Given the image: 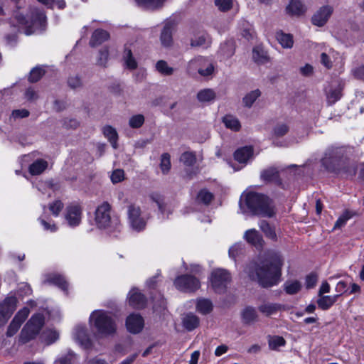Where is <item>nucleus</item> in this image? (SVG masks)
<instances>
[{"label": "nucleus", "instance_id": "nucleus-28", "mask_svg": "<svg viewBox=\"0 0 364 364\" xmlns=\"http://www.w3.org/2000/svg\"><path fill=\"white\" fill-rule=\"evenodd\" d=\"M276 39L284 48H291L294 45L293 36L289 33H285L282 31H277Z\"/></svg>", "mask_w": 364, "mask_h": 364}, {"label": "nucleus", "instance_id": "nucleus-19", "mask_svg": "<svg viewBox=\"0 0 364 364\" xmlns=\"http://www.w3.org/2000/svg\"><path fill=\"white\" fill-rule=\"evenodd\" d=\"M128 300L129 305L135 309L143 308L146 304L145 296L135 288L130 290Z\"/></svg>", "mask_w": 364, "mask_h": 364}, {"label": "nucleus", "instance_id": "nucleus-13", "mask_svg": "<svg viewBox=\"0 0 364 364\" xmlns=\"http://www.w3.org/2000/svg\"><path fill=\"white\" fill-rule=\"evenodd\" d=\"M30 310L28 307L22 308L16 314L7 328L6 336L8 337H11L18 332L22 323L28 318Z\"/></svg>", "mask_w": 364, "mask_h": 364}, {"label": "nucleus", "instance_id": "nucleus-15", "mask_svg": "<svg viewBox=\"0 0 364 364\" xmlns=\"http://www.w3.org/2000/svg\"><path fill=\"white\" fill-rule=\"evenodd\" d=\"M333 13V8L330 6L321 7L312 16L311 22L316 26H324Z\"/></svg>", "mask_w": 364, "mask_h": 364}, {"label": "nucleus", "instance_id": "nucleus-12", "mask_svg": "<svg viewBox=\"0 0 364 364\" xmlns=\"http://www.w3.org/2000/svg\"><path fill=\"white\" fill-rule=\"evenodd\" d=\"M176 288L181 291H195L200 287L199 280L195 277L182 275L174 281Z\"/></svg>", "mask_w": 364, "mask_h": 364}, {"label": "nucleus", "instance_id": "nucleus-8", "mask_svg": "<svg viewBox=\"0 0 364 364\" xmlns=\"http://www.w3.org/2000/svg\"><path fill=\"white\" fill-rule=\"evenodd\" d=\"M230 280V274L226 269L220 268L213 270L210 277L211 287L216 293L223 292Z\"/></svg>", "mask_w": 364, "mask_h": 364}, {"label": "nucleus", "instance_id": "nucleus-40", "mask_svg": "<svg viewBox=\"0 0 364 364\" xmlns=\"http://www.w3.org/2000/svg\"><path fill=\"white\" fill-rule=\"evenodd\" d=\"M252 58L257 63H264L267 61L266 52L261 47H255L252 50Z\"/></svg>", "mask_w": 364, "mask_h": 364}, {"label": "nucleus", "instance_id": "nucleus-20", "mask_svg": "<svg viewBox=\"0 0 364 364\" xmlns=\"http://www.w3.org/2000/svg\"><path fill=\"white\" fill-rule=\"evenodd\" d=\"M286 10L291 16H300L305 14L306 9L301 0H290Z\"/></svg>", "mask_w": 364, "mask_h": 364}, {"label": "nucleus", "instance_id": "nucleus-57", "mask_svg": "<svg viewBox=\"0 0 364 364\" xmlns=\"http://www.w3.org/2000/svg\"><path fill=\"white\" fill-rule=\"evenodd\" d=\"M44 70L41 67H36L31 70L29 75V81L31 82H37L44 74Z\"/></svg>", "mask_w": 364, "mask_h": 364}, {"label": "nucleus", "instance_id": "nucleus-61", "mask_svg": "<svg viewBox=\"0 0 364 364\" xmlns=\"http://www.w3.org/2000/svg\"><path fill=\"white\" fill-rule=\"evenodd\" d=\"M318 280V277L314 273H311L306 277V287L307 289H311L315 287Z\"/></svg>", "mask_w": 364, "mask_h": 364}, {"label": "nucleus", "instance_id": "nucleus-2", "mask_svg": "<svg viewBox=\"0 0 364 364\" xmlns=\"http://www.w3.org/2000/svg\"><path fill=\"white\" fill-rule=\"evenodd\" d=\"M31 17L28 19L19 7L14 11L9 22L14 33L22 31L26 35H31L43 28L46 23L45 14L38 9H31Z\"/></svg>", "mask_w": 364, "mask_h": 364}, {"label": "nucleus", "instance_id": "nucleus-31", "mask_svg": "<svg viewBox=\"0 0 364 364\" xmlns=\"http://www.w3.org/2000/svg\"><path fill=\"white\" fill-rule=\"evenodd\" d=\"M223 122L224 123L225 127L234 132L239 131L241 127L240 122L237 118L231 114H227L224 116L223 117Z\"/></svg>", "mask_w": 364, "mask_h": 364}, {"label": "nucleus", "instance_id": "nucleus-36", "mask_svg": "<svg viewBox=\"0 0 364 364\" xmlns=\"http://www.w3.org/2000/svg\"><path fill=\"white\" fill-rule=\"evenodd\" d=\"M103 134L112 144V146L116 149L117 146V142L118 139L116 129L111 126H106L103 128Z\"/></svg>", "mask_w": 364, "mask_h": 364}, {"label": "nucleus", "instance_id": "nucleus-62", "mask_svg": "<svg viewBox=\"0 0 364 364\" xmlns=\"http://www.w3.org/2000/svg\"><path fill=\"white\" fill-rule=\"evenodd\" d=\"M124 177V171L122 169H117L112 172L111 175V180L114 183L121 182Z\"/></svg>", "mask_w": 364, "mask_h": 364}, {"label": "nucleus", "instance_id": "nucleus-4", "mask_svg": "<svg viewBox=\"0 0 364 364\" xmlns=\"http://www.w3.org/2000/svg\"><path fill=\"white\" fill-rule=\"evenodd\" d=\"M95 222L97 228L109 231L120 232L122 224L119 217L111 216V205L107 202L99 205L95 213Z\"/></svg>", "mask_w": 364, "mask_h": 364}, {"label": "nucleus", "instance_id": "nucleus-58", "mask_svg": "<svg viewBox=\"0 0 364 364\" xmlns=\"http://www.w3.org/2000/svg\"><path fill=\"white\" fill-rule=\"evenodd\" d=\"M244 28L241 33L242 36L247 40L254 37L255 31L251 25L246 21H242Z\"/></svg>", "mask_w": 364, "mask_h": 364}, {"label": "nucleus", "instance_id": "nucleus-37", "mask_svg": "<svg viewBox=\"0 0 364 364\" xmlns=\"http://www.w3.org/2000/svg\"><path fill=\"white\" fill-rule=\"evenodd\" d=\"M301 283L297 280H288L284 284V289L288 294H295L300 291Z\"/></svg>", "mask_w": 364, "mask_h": 364}, {"label": "nucleus", "instance_id": "nucleus-26", "mask_svg": "<svg viewBox=\"0 0 364 364\" xmlns=\"http://www.w3.org/2000/svg\"><path fill=\"white\" fill-rule=\"evenodd\" d=\"M243 323L246 324L252 323L258 320V314L256 309L252 306L245 307L241 314Z\"/></svg>", "mask_w": 364, "mask_h": 364}, {"label": "nucleus", "instance_id": "nucleus-46", "mask_svg": "<svg viewBox=\"0 0 364 364\" xmlns=\"http://www.w3.org/2000/svg\"><path fill=\"white\" fill-rule=\"evenodd\" d=\"M43 338L48 344H51L58 339L59 333L53 329H48L43 332Z\"/></svg>", "mask_w": 364, "mask_h": 364}, {"label": "nucleus", "instance_id": "nucleus-45", "mask_svg": "<svg viewBox=\"0 0 364 364\" xmlns=\"http://www.w3.org/2000/svg\"><path fill=\"white\" fill-rule=\"evenodd\" d=\"M260 95L261 92L259 90H253L247 94L243 98V103L245 106L250 107Z\"/></svg>", "mask_w": 364, "mask_h": 364}, {"label": "nucleus", "instance_id": "nucleus-11", "mask_svg": "<svg viewBox=\"0 0 364 364\" xmlns=\"http://www.w3.org/2000/svg\"><path fill=\"white\" fill-rule=\"evenodd\" d=\"M127 215L129 223L132 229L136 231H141L146 226V220L141 216V209L139 206L131 204L127 208Z\"/></svg>", "mask_w": 364, "mask_h": 364}, {"label": "nucleus", "instance_id": "nucleus-44", "mask_svg": "<svg viewBox=\"0 0 364 364\" xmlns=\"http://www.w3.org/2000/svg\"><path fill=\"white\" fill-rule=\"evenodd\" d=\"M156 70L164 75H171L173 73L174 69L168 66L164 60H159L156 64Z\"/></svg>", "mask_w": 364, "mask_h": 364}, {"label": "nucleus", "instance_id": "nucleus-5", "mask_svg": "<svg viewBox=\"0 0 364 364\" xmlns=\"http://www.w3.org/2000/svg\"><path fill=\"white\" fill-rule=\"evenodd\" d=\"M350 149L346 146H331L321 160L323 166L329 171H338L344 164Z\"/></svg>", "mask_w": 364, "mask_h": 364}, {"label": "nucleus", "instance_id": "nucleus-35", "mask_svg": "<svg viewBox=\"0 0 364 364\" xmlns=\"http://www.w3.org/2000/svg\"><path fill=\"white\" fill-rule=\"evenodd\" d=\"M123 59L124 61L125 67L130 70L136 69L137 67V63L135 58L132 55V53L131 49L127 47H125Z\"/></svg>", "mask_w": 364, "mask_h": 364}, {"label": "nucleus", "instance_id": "nucleus-53", "mask_svg": "<svg viewBox=\"0 0 364 364\" xmlns=\"http://www.w3.org/2000/svg\"><path fill=\"white\" fill-rule=\"evenodd\" d=\"M235 0H215V4L221 11H228L232 9Z\"/></svg>", "mask_w": 364, "mask_h": 364}, {"label": "nucleus", "instance_id": "nucleus-49", "mask_svg": "<svg viewBox=\"0 0 364 364\" xmlns=\"http://www.w3.org/2000/svg\"><path fill=\"white\" fill-rule=\"evenodd\" d=\"M170 155L164 153L161 156L160 168L163 173L166 174L171 169V159Z\"/></svg>", "mask_w": 364, "mask_h": 364}, {"label": "nucleus", "instance_id": "nucleus-56", "mask_svg": "<svg viewBox=\"0 0 364 364\" xmlns=\"http://www.w3.org/2000/svg\"><path fill=\"white\" fill-rule=\"evenodd\" d=\"M196 156L192 152H184L180 158V161L183 163L186 166H193L196 162Z\"/></svg>", "mask_w": 364, "mask_h": 364}, {"label": "nucleus", "instance_id": "nucleus-38", "mask_svg": "<svg viewBox=\"0 0 364 364\" xmlns=\"http://www.w3.org/2000/svg\"><path fill=\"white\" fill-rule=\"evenodd\" d=\"M137 4L147 9H156L163 5L164 0H135Z\"/></svg>", "mask_w": 364, "mask_h": 364}, {"label": "nucleus", "instance_id": "nucleus-52", "mask_svg": "<svg viewBox=\"0 0 364 364\" xmlns=\"http://www.w3.org/2000/svg\"><path fill=\"white\" fill-rule=\"evenodd\" d=\"M289 132V127L285 123H278L273 129V135L276 137H280L285 135Z\"/></svg>", "mask_w": 364, "mask_h": 364}, {"label": "nucleus", "instance_id": "nucleus-18", "mask_svg": "<svg viewBox=\"0 0 364 364\" xmlns=\"http://www.w3.org/2000/svg\"><path fill=\"white\" fill-rule=\"evenodd\" d=\"M74 337L84 348H89L91 346V341L85 326H77L75 329Z\"/></svg>", "mask_w": 364, "mask_h": 364}, {"label": "nucleus", "instance_id": "nucleus-33", "mask_svg": "<svg viewBox=\"0 0 364 364\" xmlns=\"http://www.w3.org/2000/svg\"><path fill=\"white\" fill-rule=\"evenodd\" d=\"M261 178L264 181L277 182L279 181V171L274 167L269 168L261 173Z\"/></svg>", "mask_w": 364, "mask_h": 364}, {"label": "nucleus", "instance_id": "nucleus-32", "mask_svg": "<svg viewBox=\"0 0 364 364\" xmlns=\"http://www.w3.org/2000/svg\"><path fill=\"white\" fill-rule=\"evenodd\" d=\"M48 167V162L43 159H38L29 166V172L31 175H39Z\"/></svg>", "mask_w": 364, "mask_h": 364}, {"label": "nucleus", "instance_id": "nucleus-27", "mask_svg": "<svg viewBox=\"0 0 364 364\" xmlns=\"http://www.w3.org/2000/svg\"><path fill=\"white\" fill-rule=\"evenodd\" d=\"M173 23L168 22L165 24L161 34V41L164 46H169L172 43V31L173 30Z\"/></svg>", "mask_w": 364, "mask_h": 364}, {"label": "nucleus", "instance_id": "nucleus-42", "mask_svg": "<svg viewBox=\"0 0 364 364\" xmlns=\"http://www.w3.org/2000/svg\"><path fill=\"white\" fill-rule=\"evenodd\" d=\"M47 282L58 286L63 290L65 291L68 289V283L65 280L64 277L60 275H53L50 276L48 279Z\"/></svg>", "mask_w": 364, "mask_h": 364}, {"label": "nucleus", "instance_id": "nucleus-48", "mask_svg": "<svg viewBox=\"0 0 364 364\" xmlns=\"http://www.w3.org/2000/svg\"><path fill=\"white\" fill-rule=\"evenodd\" d=\"M341 90L342 88L340 86H338V87L333 89L328 92L327 100L330 105L334 104L341 99L342 95Z\"/></svg>", "mask_w": 364, "mask_h": 364}, {"label": "nucleus", "instance_id": "nucleus-39", "mask_svg": "<svg viewBox=\"0 0 364 364\" xmlns=\"http://www.w3.org/2000/svg\"><path fill=\"white\" fill-rule=\"evenodd\" d=\"M215 97V92L211 89H204L198 92L197 98L200 102H208Z\"/></svg>", "mask_w": 364, "mask_h": 364}, {"label": "nucleus", "instance_id": "nucleus-6", "mask_svg": "<svg viewBox=\"0 0 364 364\" xmlns=\"http://www.w3.org/2000/svg\"><path fill=\"white\" fill-rule=\"evenodd\" d=\"M90 324L99 334L103 336L112 334L116 331V324L111 314L103 310H95L92 312Z\"/></svg>", "mask_w": 364, "mask_h": 364}, {"label": "nucleus", "instance_id": "nucleus-50", "mask_svg": "<svg viewBox=\"0 0 364 364\" xmlns=\"http://www.w3.org/2000/svg\"><path fill=\"white\" fill-rule=\"evenodd\" d=\"M353 216L351 212L346 210L336 220L335 223L333 230L341 228L344 226L346 222L350 219Z\"/></svg>", "mask_w": 364, "mask_h": 364}, {"label": "nucleus", "instance_id": "nucleus-34", "mask_svg": "<svg viewBox=\"0 0 364 364\" xmlns=\"http://www.w3.org/2000/svg\"><path fill=\"white\" fill-rule=\"evenodd\" d=\"M196 309L202 314H207L213 309V304L207 299H199L196 301Z\"/></svg>", "mask_w": 364, "mask_h": 364}, {"label": "nucleus", "instance_id": "nucleus-1", "mask_svg": "<svg viewBox=\"0 0 364 364\" xmlns=\"http://www.w3.org/2000/svg\"><path fill=\"white\" fill-rule=\"evenodd\" d=\"M284 263L279 252H269L259 262H252L245 269L248 277L264 288L277 285L282 280V268Z\"/></svg>", "mask_w": 364, "mask_h": 364}, {"label": "nucleus", "instance_id": "nucleus-9", "mask_svg": "<svg viewBox=\"0 0 364 364\" xmlns=\"http://www.w3.org/2000/svg\"><path fill=\"white\" fill-rule=\"evenodd\" d=\"M187 69L190 73L197 70L200 75L208 76L213 73L214 68L208 59L199 56L189 61Z\"/></svg>", "mask_w": 364, "mask_h": 364}, {"label": "nucleus", "instance_id": "nucleus-41", "mask_svg": "<svg viewBox=\"0 0 364 364\" xmlns=\"http://www.w3.org/2000/svg\"><path fill=\"white\" fill-rule=\"evenodd\" d=\"M259 227L267 237L272 240H276L277 235L274 229L272 228L267 221L261 220L259 223Z\"/></svg>", "mask_w": 364, "mask_h": 364}, {"label": "nucleus", "instance_id": "nucleus-21", "mask_svg": "<svg viewBox=\"0 0 364 364\" xmlns=\"http://www.w3.org/2000/svg\"><path fill=\"white\" fill-rule=\"evenodd\" d=\"M253 156L252 146H244L237 149L234 154L235 159L241 164H246Z\"/></svg>", "mask_w": 364, "mask_h": 364}, {"label": "nucleus", "instance_id": "nucleus-22", "mask_svg": "<svg viewBox=\"0 0 364 364\" xmlns=\"http://www.w3.org/2000/svg\"><path fill=\"white\" fill-rule=\"evenodd\" d=\"M211 44L210 36L205 33H198L196 34L191 41L192 47L208 48Z\"/></svg>", "mask_w": 364, "mask_h": 364}, {"label": "nucleus", "instance_id": "nucleus-63", "mask_svg": "<svg viewBox=\"0 0 364 364\" xmlns=\"http://www.w3.org/2000/svg\"><path fill=\"white\" fill-rule=\"evenodd\" d=\"M99 55H100V56L97 59V64L100 65H105V64L107 61V59H108V55H109L107 48H105L102 49L100 51Z\"/></svg>", "mask_w": 364, "mask_h": 364}, {"label": "nucleus", "instance_id": "nucleus-29", "mask_svg": "<svg viewBox=\"0 0 364 364\" xmlns=\"http://www.w3.org/2000/svg\"><path fill=\"white\" fill-rule=\"evenodd\" d=\"M109 37V35L106 31L97 29L92 33L90 44L92 47L97 46L107 41Z\"/></svg>", "mask_w": 364, "mask_h": 364}, {"label": "nucleus", "instance_id": "nucleus-7", "mask_svg": "<svg viewBox=\"0 0 364 364\" xmlns=\"http://www.w3.org/2000/svg\"><path fill=\"white\" fill-rule=\"evenodd\" d=\"M44 316L41 314H33L21 331L19 342L26 343L36 338L44 325Z\"/></svg>", "mask_w": 364, "mask_h": 364}, {"label": "nucleus", "instance_id": "nucleus-16", "mask_svg": "<svg viewBox=\"0 0 364 364\" xmlns=\"http://www.w3.org/2000/svg\"><path fill=\"white\" fill-rule=\"evenodd\" d=\"M144 325V319L139 314H131L126 321L127 328L132 333H139L143 329Z\"/></svg>", "mask_w": 364, "mask_h": 364}, {"label": "nucleus", "instance_id": "nucleus-30", "mask_svg": "<svg viewBox=\"0 0 364 364\" xmlns=\"http://www.w3.org/2000/svg\"><path fill=\"white\" fill-rule=\"evenodd\" d=\"M182 323L183 327L188 331H192L197 328L199 325V318L197 316L192 313L186 314L183 319Z\"/></svg>", "mask_w": 364, "mask_h": 364}, {"label": "nucleus", "instance_id": "nucleus-47", "mask_svg": "<svg viewBox=\"0 0 364 364\" xmlns=\"http://www.w3.org/2000/svg\"><path fill=\"white\" fill-rule=\"evenodd\" d=\"M76 356L72 352H68L64 355H61L54 362V364H75Z\"/></svg>", "mask_w": 364, "mask_h": 364}, {"label": "nucleus", "instance_id": "nucleus-43", "mask_svg": "<svg viewBox=\"0 0 364 364\" xmlns=\"http://www.w3.org/2000/svg\"><path fill=\"white\" fill-rule=\"evenodd\" d=\"M219 52L224 58H229L232 56L235 53L233 42L229 41L221 45Z\"/></svg>", "mask_w": 364, "mask_h": 364}, {"label": "nucleus", "instance_id": "nucleus-54", "mask_svg": "<svg viewBox=\"0 0 364 364\" xmlns=\"http://www.w3.org/2000/svg\"><path fill=\"white\" fill-rule=\"evenodd\" d=\"M285 343V340L281 336H274L269 340V346L272 350H277L279 347L284 346Z\"/></svg>", "mask_w": 364, "mask_h": 364}, {"label": "nucleus", "instance_id": "nucleus-10", "mask_svg": "<svg viewBox=\"0 0 364 364\" xmlns=\"http://www.w3.org/2000/svg\"><path fill=\"white\" fill-rule=\"evenodd\" d=\"M17 299L14 296L6 297L0 303V327L4 326L16 309Z\"/></svg>", "mask_w": 364, "mask_h": 364}, {"label": "nucleus", "instance_id": "nucleus-23", "mask_svg": "<svg viewBox=\"0 0 364 364\" xmlns=\"http://www.w3.org/2000/svg\"><path fill=\"white\" fill-rule=\"evenodd\" d=\"M244 239L250 244L258 247L261 246L263 242L262 237L256 229H250L245 232Z\"/></svg>", "mask_w": 364, "mask_h": 364}, {"label": "nucleus", "instance_id": "nucleus-3", "mask_svg": "<svg viewBox=\"0 0 364 364\" xmlns=\"http://www.w3.org/2000/svg\"><path fill=\"white\" fill-rule=\"evenodd\" d=\"M247 210L254 215L271 218L274 215L273 202L267 196L256 193L248 192L242 196Z\"/></svg>", "mask_w": 364, "mask_h": 364}, {"label": "nucleus", "instance_id": "nucleus-60", "mask_svg": "<svg viewBox=\"0 0 364 364\" xmlns=\"http://www.w3.org/2000/svg\"><path fill=\"white\" fill-rule=\"evenodd\" d=\"M39 221L46 231L54 232L58 230L56 225L53 222L46 221L43 218H39Z\"/></svg>", "mask_w": 364, "mask_h": 364}, {"label": "nucleus", "instance_id": "nucleus-14", "mask_svg": "<svg viewBox=\"0 0 364 364\" xmlns=\"http://www.w3.org/2000/svg\"><path fill=\"white\" fill-rule=\"evenodd\" d=\"M82 207L78 203H70L66 208L65 220L71 227L77 226L82 219Z\"/></svg>", "mask_w": 364, "mask_h": 364}, {"label": "nucleus", "instance_id": "nucleus-64", "mask_svg": "<svg viewBox=\"0 0 364 364\" xmlns=\"http://www.w3.org/2000/svg\"><path fill=\"white\" fill-rule=\"evenodd\" d=\"M353 74L355 77L364 81V65L353 70Z\"/></svg>", "mask_w": 364, "mask_h": 364}, {"label": "nucleus", "instance_id": "nucleus-17", "mask_svg": "<svg viewBox=\"0 0 364 364\" xmlns=\"http://www.w3.org/2000/svg\"><path fill=\"white\" fill-rule=\"evenodd\" d=\"M284 309V305L269 301H264L258 306V310L259 312L266 316H270L272 315L276 314Z\"/></svg>", "mask_w": 364, "mask_h": 364}, {"label": "nucleus", "instance_id": "nucleus-24", "mask_svg": "<svg viewBox=\"0 0 364 364\" xmlns=\"http://www.w3.org/2000/svg\"><path fill=\"white\" fill-rule=\"evenodd\" d=\"M151 199L154 201L159 207L161 214L166 218L172 213V208L170 205L164 203L163 197L159 193H152L150 195Z\"/></svg>", "mask_w": 364, "mask_h": 364}, {"label": "nucleus", "instance_id": "nucleus-25", "mask_svg": "<svg viewBox=\"0 0 364 364\" xmlns=\"http://www.w3.org/2000/svg\"><path fill=\"white\" fill-rule=\"evenodd\" d=\"M339 294L333 296H321L317 300L319 309L323 311L329 309L338 300Z\"/></svg>", "mask_w": 364, "mask_h": 364}, {"label": "nucleus", "instance_id": "nucleus-51", "mask_svg": "<svg viewBox=\"0 0 364 364\" xmlns=\"http://www.w3.org/2000/svg\"><path fill=\"white\" fill-rule=\"evenodd\" d=\"M213 198V195L205 189L201 190L197 196V200L205 205L209 204Z\"/></svg>", "mask_w": 364, "mask_h": 364}, {"label": "nucleus", "instance_id": "nucleus-59", "mask_svg": "<svg viewBox=\"0 0 364 364\" xmlns=\"http://www.w3.org/2000/svg\"><path fill=\"white\" fill-rule=\"evenodd\" d=\"M63 208V203L59 200L54 201L49 205L50 210L55 216H58Z\"/></svg>", "mask_w": 364, "mask_h": 364}, {"label": "nucleus", "instance_id": "nucleus-55", "mask_svg": "<svg viewBox=\"0 0 364 364\" xmlns=\"http://www.w3.org/2000/svg\"><path fill=\"white\" fill-rule=\"evenodd\" d=\"M144 123V117L142 114H136L129 120V124L132 128L137 129L141 127Z\"/></svg>", "mask_w": 364, "mask_h": 364}]
</instances>
